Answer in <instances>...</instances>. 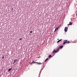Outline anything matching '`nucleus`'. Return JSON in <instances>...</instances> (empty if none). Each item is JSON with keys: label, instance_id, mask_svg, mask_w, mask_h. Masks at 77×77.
Masks as SVG:
<instances>
[{"label": "nucleus", "instance_id": "f257e3e1", "mask_svg": "<svg viewBox=\"0 0 77 77\" xmlns=\"http://www.w3.org/2000/svg\"><path fill=\"white\" fill-rule=\"evenodd\" d=\"M63 48V46L62 45H60L59 46V48L56 50H54L52 52V54L53 53H57V52H59V49L60 48Z\"/></svg>", "mask_w": 77, "mask_h": 77}, {"label": "nucleus", "instance_id": "f03ea898", "mask_svg": "<svg viewBox=\"0 0 77 77\" xmlns=\"http://www.w3.org/2000/svg\"><path fill=\"white\" fill-rule=\"evenodd\" d=\"M35 63H37V65H41V64H42V63H41L38 62H35L34 63V64Z\"/></svg>", "mask_w": 77, "mask_h": 77}, {"label": "nucleus", "instance_id": "7ed1b4c3", "mask_svg": "<svg viewBox=\"0 0 77 77\" xmlns=\"http://www.w3.org/2000/svg\"><path fill=\"white\" fill-rule=\"evenodd\" d=\"M67 41H68V40H64L63 41V45H64L65 44H66V43H67Z\"/></svg>", "mask_w": 77, "mask_h": 77}, {"label": "nucleus", "instance_id": "20e7f679", "mask_svg": "<svg viewBox=\"0 0 77 77\" xmlns=\"http://www.w3.org/2000/svg\"><path fill=\"white\" fill-rule=\"evenodd\" d=\"M68 31V28L67 27H66L64 29V31L65 32H66Z\"/></svg>", "mask_w": 77, "mask_h": 77}, {"label": "nucleus", "instance_id": "39448f33", "mask_svg": "<svg viewBox=\"0 0 77 77\" xmlns=\"http://www.w3.org/2000/svg\"><path fill=\"white\" fill-rule=\"evenodd\" d=\"M12 68L9 69L8 70V72H9L11 71V70H12Z\"/></svg>", "mask_w": 77, "mask_h": 77}, {"label": "nucleus", "instance_id": "423d86ee", "mask_svg": "<svg viewBox=\"0 0 77 77\" xmlns=\"http://www.w3.org/2000/svg\"><path fill=\"white\" fill-rule=\"evenodd\" d=\"M60 41H62V39H61L59 40H58V41L57 42V43H59V42H60Z\"/></svg>", "mask_w": 77, "mask_h": 77}, {"label": "nucleus", "instance_id": "0eeeda50", "mask_svg": "<svg viewBox=\"0 0 77 77\" xmlns=\"http://www.w3.org/2000/svg\"><path fill=\"white\" fill-rule=\"evenodd\" d=\"M35 61H32V63H30L29 64H30V65H32V63H34Z\"/></svg>", "mask_w": 77, "mask_h": 77}, {"label": "nucleus", "instance_id": "6e6552de", "mask_svg": "<svg viewBox=\"0 0 77 77\" xmlns=\"http://www.w3.org/2000/svg\"><path fill=\"white\" fill-rule=\"evenodd\" d=\"M52 56H51V55H50L48 56V57L49 58H51V57H52Z\"/></svg>", "mask_w": 77, "mask_h": 77}, {"label": "nucleus", "instance_id": "1a4fd4ad", "mask_svg": "<svg viewBox=\"0 0 77 77\" xmlns=\"http://www.w3.org/2000/svg\"><path fill=\"white\" fill-rule=\"evenodd\" d=\"M48 60V58H47L45 61V62H47Z\"/></svg>", "mask_w": 77, "mask_h": 77}, {"label": "nucleus", "instance_id": "9d476101", "mask_svg": "<svg viewBox=\"0 0 77 77\" xmlns=\"http://www.w3.org/2000/svg\"><path fill=\"white\" fill-rule=\"evenodd\" d=\"M17 59L15 60H14V63H15L16 62V61H17Z\"/></svg>", "mask_w": 77, "mask_h": 77}, {"label": "nucleus", "instance_id": "9b49d317", "mask_svg": "<svg viewBox=\"0 0 77 77\" xmlns=\"http://www.w3.org/2000/svg\"><path fill=\"white\" fill-rule=\"evenodd\" d=\"M69 25L70 26H72V23H71V22H69Z\"/></svg>", "mask_w": 77, "mask_h": 77}, {"label": "nucleus", "instance_id": "f8f14e48", "mask_svg": "<svg viewBox=\"0 0 77 77\" xmlns=\"http://www.w3.org/2000/svg\"><path fill=\"white\" fill-rule=\"evenodd\" d=\"M57 30H58V29H57V28H56L55 29V31H57Z\"/></svg>", "mask_w": 77, "mask_h": 77}, {"label": "nucleus", "instance_id": "ddd939ff", "mask_svg": "<svg viewBox=\"0 0 77 77\" xmlns=\"http://www.w3.org/2000/svg\"><path fill=\"white\" fill-rule=\"evenodd\" d=\"M61 26V25H60L59 26L57 27V28L58 29L59 28V27H60V26Z\"/></svg>", "mask_w": 77, "mask_h": 77}, {"label": "nucleus", "instance_id": "4468645a", "mask_svg": "<svg viewBox=\"0 0 77 77\" xmlns=\"http://www.w3.org/2000/svg\"><path fill=\"white\" fill-rule=\"evenodd\" d=\"M21 40H22V38H20V39H19V41H21Z\"/></svg>", "mask_w": 77, "mask_h": 77}, {"label": "nucleus", "instance_id": "2eb2a0df", "mask_svg": "<svg viewBox=\"0 0 77 77\" xmlns=\"http://www.w3.org/2000/svg\"><path fill=\"white\" fill-rule=\"evenodd\" d=\"M2 59L4 60V56H2Z\"/></svg>", "mask_w": 77, "mask_h": 77}, {"label": "nucleus", "instance_id": "dca6fc26", "mask_svg": "<svg viewBox=\"0 0 77 77\" xmlns=\"http://www.w3.org/2000/svg\"><path fill=\"white\" fill-rule=\"evenodd\" d=\"M76 16H77V11H76Z\"/></svg>", "mask_w": 77, "mask_h": 77}, {"label": "nucleus", "instance_id": "f3484780", "mask_svg": "<svg viewBox=\"0 0 77 77\" xmlns=\"http://www.w3.org/2000/svg\"><path fill=\"white\" fill-rule=\"evenodd\" d=\"M67 44H69V41H68L67 42Z\"/></svg>", "mask_w": 77, "mask_h": 77}, {"label": "nucleus", "instance_id": "a211bd4d", "mask_svg": "<svg viewBox=\"0 0 77 77\" xmlns=\"http://www.w3.org/2000/svg\"><path fill=\"white\" fill-rule=\"evenodd\" d=\"M30 33H32V31H30Z\"/></svg>", "mask_w": 77, "mask_h": 77}, {"label": "nucleus", "instance_id": "6ab92c4d", "mask_svg": "<svg viewBox=\"0 0 77 77\" xmlns=\"http://www.w3.org/2000/svg\"><path fill=\"white\" fill-rule=\"evenodd\" d=\"M14 9L13 8H12V9H11V11H13V9Z\"/></svg>", "mask_w": 77, "mask_h": 77}, {"label": "nucleus", "instance_id": "aec40b11", "mask_svg": "<svg viewBox=\"0 0 77 77\" xmlns=\"http://www.w3.org/2000/svg\"><path fill=\"white\" fill-rule=\"evenodd\" d=\"M40 57H41V56L38 57H38V58H40Z\"/></svg>", "mask_w": 77, "mask_h": 77}, {"label": "nucleus", "instance_id": "412c9836", "mask_svg": "<svg viewBox=\"0 0 77 77\" xmlns=\"http://www.w3.org/2000/svg\"><path fill=\"white\" fill-rule=\"evenodd\" d=\"M44 67H45V66H44V67H43V69H44Z\"/></svg>", "mask_w": 77, "mask_h": 77}, {"label": "nucleus", "instance_id": "4be33fe9", "mask_svg": "<svg viewBox=\"0 0 77 77\" xmlns=\"http://www.w3.org/2000/svg\"><path fill=\"white\" fill-rule=\"evenodd\" d=\"M67 25H68H68L69 26L70 25H69V24H68Z\"/></svg>", "mask_w": 77, "mask_h": 77}, {"label": "nucleus", "instance_id": "5701e85b", "mask_svg": "<svg viewBox=\"0 0 77 77\" xmlns=\"http://www.w3.org/2000/svg\"><path fill=\"white\" fill-rule=\"evenodd\" d=\"M74 19H75V18H73V19L74 20Z\"/></svg>", "mask_w": 77, "mask_h": 77}, {"label": "nucleus", "instance_id": "b1692460", "mask_svg": "<svg viewBox=\"0 0 77 77\" xmlns=\"http://www.w3.org/2000/svg\"><path fill=\"white\" fill-rule=\"evenodd\" d=\"M56 31H55V30L54 32H56Z\"/></svg>", "mask_w": 77, "mask_h": 77}, {"label": "nucleus", "instance_id": "393cba45", "mask_svg": "<svg viewBox=\"0 0 77 77\" xmlns=\"http://www.w3.org/2000/svg\"><path fill=\"white\" fill-rule=\"evenodd\" d=\"M56 31H55V30L54 32H56Z\"/></svg>", "mask_w": 77, "mask_h": 77}, {"label": "nucleus", "instance_id": "a878e982", "mask_svg": "<svg viewBox=\"0 0 77 77\" xmlns=\"http://www.w3.org/2000/svg\"><path fill=\"white\" fill-rule=\"evenodd\" d=\"M14 63H14H13V64H14V63Z\"/></svg>", "mask_w": 77, "mask_h": 77}, {"label": "nucleus", "instance_id": "bb28decb", "mask_svg": "<svg viewBox=\"0 0 77 77\" xmlns=\"http://www.w3.org/2000/svg\"><path fill=\"white\" fill-rule=\"evenodd\" d=\"M12 12H14V11H13V10H12Z\"/></svg>", "mask_w": 77, "mask_h": 77}, {"label": "nucleus", "instance_id": "cd10ccee", "mask_svg": "<svg viewBox=\"0 0 77 77\" xmlns=\"http://www.w3.org/2000/svg\"><path fill=\"white\" fill-rule=\"evenodd\" d=\"M59 38L57 39V40H59Z\"/></svg>", "mask_w": 77, "mask_h": 77}, {"label": "nucleus", "instance_id": "c85d7f7f", "mask_svg": "<svg viewBox=\"0 0 77 77\" xmlns=\"http://www.w3.org/2000/svg\"><path fill=\"white\" fill-rule=\"evenodd\" d=\"M74 43H76V42H74Z\"/></svg>", "mask_w": 77, "mask_h": 77}]
</instances>
